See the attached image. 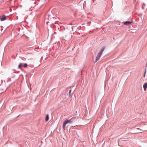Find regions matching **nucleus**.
<instances>
[{
  "label": "nucleus",
  "instance_id": "nucleus-1",
  "mask_svg": "<svg viewBox=\"0 0 147 147\" xmlns=\"http://www.w3.org/2000/svg\"><path fill=\"white\" fill-rule=\"evenodd\" d=\"M105 49V47H102L97 54V57H96V59L95 61V62H96L100 58L101 55L102 54L103 51H104Z\"/></svg>",
  "mask_w": 147,
  "mask_h": 147
},
{
  "label": "nucleus",
  "instance_id": "nucleus-2",
  "mask_svg": "<svg viewBox=\"0 0 147 147\" xmlns=\"http://www.w3.org/2000/svg\"><path fill=\"white\" fill-rule=\"evenodd\" d=\"M73 118L69 119H66L63 122V128L64 130L65 129L66 125L67 123H71L72 121Z\"/></svg>",
  "mask_w": 147,
  "mask_h": 147
},
{
  "label": "nucleus",
  "instance_id": "nucleus-3",
  "mask_svg": "<svg viewBox=\"0 0 147 147\" xmlns=\"http://www.w3.org/2000/svg\"><path fill=\"white\" fill-rule=\"evenodd\" d=\"M132 22H131L130 21H126L123 24L124 25H129L130 24H131Z\"/></svg>",
  "mask_w": 147,
  "mask_h": 147
},
{
  "label": "nucleus",
  "instance_id": "nucleus-4",
  "mask_svg": "<svg viewBox=\"0 0 147 147\" xmlns=\"http://www.w3.org/2000/svg\"><path fill=\"white\" fill-rule=\"evenodd\" d=\"M6 19V18L5 16L4 15H3L0 18V20L1 21H3L5 20Z\"/></svg>",
  "mask_w": 147,
  "mask_h": 147
},
{
  "label": "nucleus",
  "instance_id": "nucleus-5",
  "mask_svg": "<svg viewBox=\"0 0 147 147\" xmlns=\"http://www.w3.org/2000/svg\"><path fill=\"white\" fill-rule=\"evenodd\" d=\"M143 87L144 88V91H145L146 89L147 88V83H145L143 86Z\"/></svg>",
  "mask_w": 147,
  "mask_h": 147
},
{
  "label": "nucleus",
  "instance_id": "nucleus-6",
  "mask_svg": "<svg viewBox=\"0 0 147 147\" xmlns=\"http://www.w3.org/2000/svg\"><path fill=\"white\" fill-rule=\"evenodd\" d=\"M22 65L21 63H20L18 65V67L19 68H21L22 67Z\"/></svg>",
  "mask_w": 147,
  "mask_h": 147
},
{
  "label": "nucleus",
  "instance_id": "nucleus-7",
  "mask_svg": "<svg viewBox=\"0 0 147 147\" xmlns=\"http://www.w3.org/2000/svg\"><path fill=\"white\" fill-rule=\"evenodd\" d=\"M27 64L26 63H24V67H27Z\"/></svg>",
  "mask_w": 147,
  "mask_h": 147
},
{
  "label": "nucleus",
  "instance_id": "nucleus-8",
  "mask_svg": "<svg viewBox=\"0 0 147 147\" xmlns=\"http://www.w3.org/2000/svg\"><path fill=\"white\" fill-rule=\"evenodd\" d=\"M49 119V115H47V121Z\"/></svg>",
  "mask_w": 147,
  "mask_h": 147
},
{
  "label": "nucleus",
  "instance_id": "nucleus-9",
  "mask_svg": "<svg viewBox=\"0 0 147 147\" xmlns=\"http://www.w3.org/2000/svg\"><path fill=\"white\" fill-rule=\"evenodd\" d=\"M146 70H145V72H144V74H146Z\"/></svg>",
  "mask_w": 147,
  "mask_h": 147
},
{
  "label": "nucleus",
  "instance_id": "nucleus-10",
  "mask_svg": "<svg viewBox=\"0 0 147 147\" xmlns=\"http://www.w3.org/2000/svg\"><path fill=\"white\" fill-rule=\"evenodd\" d=\"M145 74H144V77H145Z\"/></svg>",
  "mask_w": 147,
  "mask_h": 147
},
{
  "label": "nucleus",
  "instance_id": "nucleus-11",
  "mask_svg": "<svg viewBox=\"0 0 147 147\" xmlns=\"http://www.w3.org/2000/svg\"><path fill=\"white\" fill-rule=\"evenodd\" d=\"M138 133H141V132H138Z\"/></svg>",
  "mask_w": 147,
  "mask_h": 147
},
{
  "label": "nucleus",
  "instance_id": "nucleus-12",
  "mask_svg": "<svg viewBox=\"0 0 147 147\" xmlns=\"http://www.w3.org/2000/svg\"><path fill=\"white\" fill-rule=\"evenodd\" d=\"M71 90H70V91H69V92H71Z\"/></svg>",
  "mask_w": 147,
  "mask_h": 147
}]
</instances>
